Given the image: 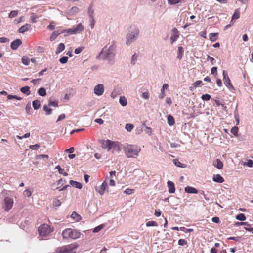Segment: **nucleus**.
<instances>
[{
	"mask_svg": "<svg viewBox=\"0 0 253 253\" xmlns=\"http://www.w3.org/2000/svg\"><path fill=\"white\" fill-rule=\"evenodd\" d=\"M174 164L179 167H183V166H181V163L178 161L177 159H174L173 160Z\"/></svg>",
	"mask_w": 253,
	"mask_h": 253,
	"instance_id": "nucleus-56",
	"label": "nucleus"
},
{
	"mask_svg": "<svg viewBox=\"0 0 253 253\" xmlns=\"http://www.w3.org/2000/svg\"><path fill=\"white\" fill-rule=\"evenodd\" d=\"M134 128V126L132 124L127 123L125 126L126 129L129 132H130Z\"/></svg>",
	"mask_w": 253,
	"mask_h": 253,
	"instance_id": "nucleus-32",
	"label": "nucleus"
},
{
	"mask_svg": "<svg viewBox=\"0 0 253 253\" xmlns=\"http://www.w3.org/2000/svg\"><path fill=\"white\" fill-rule=\"evenodd\" d=\"M115 49V46L114 44L111 45L107 49H106V46H105L102 49L99 56L104 60L111 61L114 57Z\"/></svg>",
	"mask_w": 253,
	"mask_h": 253,
	"instance_id": "nucleus-3",
	"label": "nucleus"
},
{
	"mask_svg": "<svg viewBox=\"0 0 253 253\" xmlns=\"http://www.w3.org/2000/svg\"><path fill=\"white\" fill-rule=\"evenodd\" d=\"M138 30L137 29H135L134 33L128 34L127 35V41L126 44L127 45L130 44L131 43L133 42V41L136 39V36L138 35Z\"/></svg>",
	"mask_w": 253,
	"mask_h": 253,
	"instance_id": "nucleus-11",
	"label": "nucleus"
},
{
	"mask_svg": "<svg viewBox=\"0 0 253 253\" xmlns=\"http://www.w3.org/2000/svg\"><path fill=\"white\" fill-rule=\"evenodd\" d=\"M32 105L34 109L36 110L40 108L41 106L40 102L38 100H35L33 101Z\"/></svg>",
	"mask_w": 253,
	"mask_h": 253,
	"instance_id": "nucleus-29",
	"label": "nucleus"
},
{
	"mask_svg": "<svg viewBox=\"0 0 253 253\" xmlns=\"http://www.w3.org/2000/svg\"><path fill=\"white\" fill-rule=\"evenodd\" d=\"M212 221L214 223H218L220 222V220H219V217H214L212 218Z\"/></svg>",
	"mask_w": 253,
	"mask_h": 253,
	"instance_id": "nucleus-58",
	"label": "nucleus"
},
{
	"mask_svg": "<svg viewBox=\"0 0 253 253\" xmlns=\"http://www.w3.org/2000/svg\"><path fill=\"white\" fill-rule=\"evenodd\" d=\"M202 84V82L200 80H198L194 82L192 85L193 86V87L196 88L197 86H198L199 85L201 84Z\"/></svg>",
	"mask_w": 253,
	"mask_h": 253,
	"instance_id": "nucleus-48",
	"label": "nucleus"
},
{
	"mask_svg": "<svg viewBox=\"0 0 253 253\" xmlns=\"http://www.w3.org/2000/svg\"><path fill=\"white\" fill-rule=\"evenodd\" d=\"M168 187L169 188V193H173L175 192V188L174 183L170 181L167 182Z\"/></svg>",
	"mask_w": 253,
	"mask_h": 253,
	"instance_id": "nucleus-18",
	"label": "nucleus"
},
{
	"mask_svg": "<svg viewBox=\"0 0 253 253\" xmlns=\"http://www.w3.org/2000/svg\"><path fill=\"white\" fill-rule=\"evenodd\" d=\"M104 90L103 85L102 84H99L95 86L94 92L96 95L100 96L103 93Z\"/></svg>",
	"mask_w": 253,
	"mask_h": 253,
	"instance_id": "nucleus-12",
	"label": "nucleus"
},
{
	"mask_svg": "<svg viewBox=\"0 0 253 253\" xmlns=\"http://www.w3.org/2000/svg\"><path fill=\"white\" fill-rule=\"evenodd\" d=\"M147 226H157L158 224L156 222L154 221H149L146 224Z\"/></svg>",
	"mask_w": 253,
	"mask_h": 253,
	"instance_id": "nucleus-39",
	"label": "nucleus"
},
{
	"mask_svg": "<svg viewBox=\"0 0 253 253\" xmlns=\"http://www.w3.org/2000/svg\"><path fill=\"white\" fill-rule=\"evenodd\" d=\"M223 81L225 85L229 89H233L234 87L231 83L230 80L228 76V74L225 70L223 71Z\"/></svg>",
	"mask_w": 253,
	"mask_h": 253,
	"instance_id": "nucleus-9",
	"label": "nucleus"
},
{
	"mask_svg": "<svg viewBox=\"0 0 253 253\" xmlns=\"http://www.w3.org/2000/svg\"><path fill=\"white\" fill-rule=\"evenodd\" d=\"M13 200L8 197L4 198V208L6 211H9L13 207Z\"/></svg>",
	"mask_w": 253,
	"mask_h": 253,
	"instance_id": "nucleus-10",
	"label": "nucleus"
},
{
	"mask_svg": "<svg viewBox=\"0 0 253 253\" xmlns=\"http://www.w3.org/2000/svg\"><path fill=\"white\" fill-rule=\"evenodd\" d=\"M211 95L209 94H203L201 96V99L202 100H205V101L209 100L211 99Z\"/></svg>",
	"mask_w": 253,
	"mask_h": 253,
	"instance_id": "nucleus-40",
	"label": "nucleus"
},
{
	"mask_svg": "<svg viewBox=\"0 0 253 253\" xmlns=\"http://www.w3.org/2000/svg\"><path fill=\"white\" fill-rule=\"evenodd\" d=\"M62 235L64 239H76L80 237L81 233L74 229L67 228L63 231Z\"/></svg>",
	"mask_w": 253,
	"mask_h": 253,
	"instance_id": "nucleus-4",
	"label": "nucleus"
},
{
	"mask_svg": "<svg viewBox=\"0 0 253 253\" xmlns=\"http://www.w3.org/2000/svg\"><path fill=\"white\" fill-rule=\"evenodd\" d=\"M39 95L41 96H45L46 95V92L44 88L41 87L38 91Z\"/></svg>",
	"mask_w": 253,
	"mask_h": 253,
	"instance_id": "nucleus-30",
	"label": "nucleus"
},
{
	"mask_svg": "<svg viewBox=\"0 0 253 253\" xmlns=\"http://www.w3.org/2000/svg\"><path fill=\"white\" fill-rule=\"evenodd\" d=\"M43 109L45 111V114L46 115H49L52 113V109L48 108L46 105L44 106Z\"/></svg>",
	"mask_w": 253,
	"mask_h": 253,
	"instance_id": "nucleus-37",
	"label": "nucleus"
},
{
	"mask_svg": "<svg viewBox=\"0 0 253 253\" xmlns=\"http://www.w3.org/2000/svg\"><path fill=\"white\" fill-rule=\"evenodd\" d=\"M211 73L213 75H216L217 73V67H213L211 70Z\"/></svg>",
	"mask_w": 253,
	"mask_h": 253,
	"instance_id": "nucleus-55",
	"label": "nucleus"
},
{
	"mask_svg": "<svg viewBox=\"0 0 253 253\" xmlns=\"http://www.w3.org/2000/svg\"><path fill=\"white\" fill-rule=\"evenodd\" d=\"M31 27V25L29 24H26L25 25L21 26L18 29V32L23 33L24 32L28 31Z\"/></svg>",
	"mask_w": 253,
	"mask_h": 253,
	"instance_id": "nucleus-21",
	"label": "nucleus"
},
{
	"mask_svg": "<svg viewBox=\"0 0 253 253\" xmlns=\"http://www.w3.org/2000/svg\"><path fill=\"white\" fill-rule=\"evenodd\" d=\"M102 228H103V226L102 225L98 226L94 228L93 231L94 233L98 232L99 231H100L102 229Z\"/></svg>",
	"mask_w": 253,
	"mask_h": 253,
	"instance_id": "nucleus-52",
	"label": "nucleus"
},
{
	"mask_svg": "<svg viewBox=\"0 0 253 253\" xmlns=\"http://www.w3.org/2000/svg\"><path fill=\"white\" fill-rule=\"evenodd\" d=\"M78 247V245L76 243L68 245L59 249L58 253H76Z\"/></svg>",
	"mask_w": 253,
	"mask_h": 253,
	"instance_id": "nucleus-8",
	"label": "nucleus"
},
{
	"mask_svg": "<svg viewBox=\"0 0 253 253\" xmlns=\"http://www.w3.org/2000/svg\"><path fill=\"white\" fill-rule=\"evenodd\" d=\"M41 80V79L38 78L36 79H33L31 81V82L33 83L34 84H39V82Z\"/></svg>",
	"mask_w": 253,
	"mask_h": 253,
	"instance_id": "nucleus-62",
	"label": "nucleus"
},
{
	"mask_svg": "<svg viewBox=\"0 0 253 253\" xmlns=\"http://www.w3.org/2000/svg\"><path fill=\"white\" fill-rule=\"evenodd\" d=\"M68 60V57H66V56L62 57L59 60L60 62L62 64L66 63L67 62Z\"/></svg>",
	"mask_w": 253,
	"mask_h": 253,
	"instance_id": "nucleus-45",
	"label": "nucleus"
},
{
	"mask_svg": "<svg viewBox=\"0 0 253 253\" xmlns=\"http://www.w3.org/2000/svg\"><path fill=\"white\" fill-rule=\"evenodd\" d=\"M69 183L72 186L80 189H81L83 186L81 183L74 180H70Z\"/></svg>",
	"mask_w": 253,
	"mask_h": 253,
	"instance_id": "nucleus-23",
	"label": "nucleus"
},
{
	"mask_svg": "<svg viewBox=\"0 0 253 253\" xmlns=\"http://www.w3.org/2000/svg\"><path fill=\"white\" fill-rule=\"evenodd\" d=\"M245 165L249 167H252L253 166V161L252 160H248Z\"/></svg>",
	"mask_w": 253,
	"mask_h": 253,
	"instance_id": "nucleus-51",
	"label": "nucleus"
},
{
	"mask_svg": "<svg viewBox=\"0 0 253 253\" xmlns=\"http://www.w3.org/2000/svg\"><path fill=\"white\" fill-rule=\"evenodd\" d=\"M22 43V42L21 40L16 39L11 42L10 45L11 48L13 50H16Z\"/></svg>",
	"mask_w": 253,
	"mask_h": 253,
	"instance_id": "nucleus-13",
	"label": "nucleus"
},
{
	"mask_svg": "<svg viewBox=\"0 0 253 253\" xmlns=\"http://www.w3.org/2000/svg\"><path fill=\"white\" fill-rule=\"evenodd\" d=\"M61 203L59 200L57 198H55L53 200V204L54 206L58 207L61 205Z\"/></svg>",
	"mask_w": 253,
	"mask_h": 253,
	"instance_id": "nucleus-42",
	"label": "nucleus"
},
{
	"mask_svg": "<svg viewBox=\"0 0 253 253\" xmlns=\"http://www.w3.org/2000/svg\"><path fill=\"white\" fill-rule=\"evenodd\" d=\"M107 187V184L106 181H103L101 185L96 188V191L101 195L104 194V192Z\"/></svg>",
	"mask_w": 253,
	"mask_h": 253,
	"instance_id": "nucleus-15",
	"label": "nucleus"
},
{
	"mask_svg": "<svg viewBox=\"0 0 253 253\" xmlns=\"http://www.w3.org/2000/svg\"><path fill=\"white\" fill-rule=\"evenodd\" d=\"M218 37V33H211L209 34V38L211 41L214 42L215 41Z\"/></svg>",
	"mask_w": 253,
	"mask_h": 253,
	"instance_id": "nucleus-25",
	"label": "nucleus"
},
{
	"mask_svg": "<svg viewBox=\"0 0 253 253\" xmlns=\"http://www.w3.org/2000/svg\"><path fill=\"white\" fill-rule=\"evenodd\" d=\"M124 152L127 158H134L138 156L141 149L137 145H127L124 147Z\"/></svg>",
	"mask_w": 253,
	"mask_h": 253,
	"instance_id": "nucleus-2",
	"label": "nucleus"
},
{
	"mask_svg": "<svg viewBox=\"0 0 253 253\" xmlns=\"http://www.w3.org/2000/svg\"><path fill=\"white\" fill-rule=\"evenodd\" d=\"M49 106L58 107V102L57 101H49L48 103Z\"/></svg>",
	"mask_w": 253,
	"mask_h": 253,
	"instance_id": "nucleus-50",
	"label": "nucleus"
},
{
	"mask_svg": "<svg viewBox=\"0 0 253 253\" xmlns=\"http://www.w3.org/2000/svg\"><path fill=\"white\" fill-rule=\"evenodd\" d=\"M185 191L187 193L197 194L198 193V190L196 188L191 186L186 187L185 188Z\"/></svg>",
	"mask_w": 253,
	"mask_h": 253,
	"instance_id": "nucleus-20",
	"label": "nucleus"
},
{
	"mask_svg": "<svg viewBox=\"0 0 253 253\" xmlns=\"http://www.w3.org/2000/svg\"><path fill=\"white\" fill-rule=\"evenodd\" d=\"M213 180L218 183H223L224 181V178L220 174L214 175L213 176Z\"/></svg>",
	"mask_w": 253,
	"mask_h": 253,
	"instance_id": "nucleus-19",
	"label": "nucleus"
},
{
	"mask_svg": "<svg viewBox=\"0 0 253 253\" xmlns=\"http://www.w3.org/2000/svg\"><path fill=\"white\" fill-rule=\"evenodd\" d=\"M240 12L239 9H236L234 11V14L232 15L231 22H232L233 20H237L240 18Z\"/></svg>",
	"mask_w": 253,
	"mask_h": 253,
	"instance_id": "nucleus-22",
	"label": "nucleus"
},
{
	"mask_svg": "<svg viewBox=\"0 0 253 253\" xmlns=\"http://www.w3.org/2000/svg\"><path fill=\"white\" fill-rule=\"evenodd\" d=\"M65 118V115L64 114H62L60 115L58 117L57 122H58L59 121H61V120L64 119Z\"/></svg>",
	"mask_w": 253,
	"mask_h": 253,
	"instance_id": "nucleus-63",
	"label": "nucleus"
},
{
	"mask_svg": "<svg viewBox=\"0 0 253 253\" xmlns=\"http://www.w3.org/2000/svg\"><path fill=\"white\" fill-rule=\"evenodd\" d=\"M133 191V189H131L127 188V189H126L124 191V192H125L126 194L130 195V194H131L132 193Z\"/></svg>",
	"mask_w": 253,
	"mask_h": 253,
	"instance_id": "nucleus-57",
	"label": "nucleus"
},
{
	"mask_svg": "<svg viewBox=\"0 0 253 253\" xmlns=\"http://www.w3.org/2000/svg\"><path fill=\"white\" fill-rule=\"evenodd\" d=\"M110 178H113L114 177H116V172L115 171H111L110 172Z\"/></svg>",
	"mask_w": 253,
	"mask_h": 253,
	"instance_id": "nucleus-59",
	"label": "nucleus"
},
{
	"mask_svg": "<svg viewBox=\"0 0 253 253\" xmlns=\"http://www.w3.org/2000/svg\"><path fill=\"white\" fill-rule=\"evenodd\" d=\"M178 52H179V54H178V58L180 59L181 58H182V53L183 52V47H181V46H179L178 47Z\"/></svg>",
	"mask_w": 253,
	"mask_h": 253,
	"instance_id": "nucleus-43",
	"label": "nucleus"
},
{
	"mask_svg": "<svg viewBox=\"0 0 253 253\" xmlns=\"http://www.w3.org/2000/svg\"><path fill=\"white\" fill-rule=\"evenodd\" d=\"M58 172L60 174H62L65 176H68V173L67 172H64V169L61 168L60 169H59Z\"/></svg>",
	"mask_w": 253,
	"mask_h": 253,
	"instance_id": "nucleus-53",
	"label": "nucleus"
},
{
	"mask_svg": "<svg viewBox=\"0 0 253 253\" xmlns=\"http://www.w3.org/2000/svg\"><path fill=\"white\" fill-rule=\"evenodd\" d=\"M63 32V31L61 30V29H58L57 30L53 32L50 37V41H54L59 35L62 34Z\"/></svg>",
	"mask_w": 253,
	"mask_h": 253,
	"instance_id": "nucleus-16",
	"label": "nucleus"
},
{
	"mask_svg": "<svg viewBox=\"0 0 253 253\" xmlns=\"http://www.w3.org/2000/svg\"><path fill=\"white\" fill-rule=\"evenodd\" d=\"M38 18V17L35 13H31L30 19L32 23L36 22Z\"/></svg>",
	"mask_w": 253,
	"mask_h": 253,
	"instance_id": "nucleus-34",
	"label": "nucleus"
},
{
	"mask_svg": "<svg viewBox=\"0 0 253 253\" xmlns=\"http://www.w3.org/2000/svg\"><path fill=\"white\" fill-rule=\"evenodd\" d=\"M65 49V45L63 43H60L58 45L57 48L56 49V50L55 51V53L56 54H58L63 51Z\"/></svg>",
	"mask_w": 253,
	"mask_h": 253,
	"instance_id": "nucleus-26",
	"label": "nucleus"
},
{
	"mask_svg": "<svg viewBox=\"0 0 253 253\" xmlns=\"http://www.w3.org/2000/svg\"><path fill=\"white\" fill-rule=\"evenodd\" d=\"M172 35L170 37V40L171 44H173L174 42L177 40V39L179 37V31L176 28H174L172 30Z\"/></svg>",
	"mask_w": 253,
	"mask_h": 253,
	"instance_id": "nucleus-14",
	"label": "nucleus"
},
{
	"mask_svg": "<svg viewBox=\"0 0 253 253\" xmlns=\"http://www.w3.org/2000/svg\"><path fill=\"white\" fill-rule=\"evenodd\" d=\"M100 143L101 144L102 148L107 149L108 151L114 153V151L120 150L119 144L117 142L107 139L106 140H101L100 141Z\"/></svg>",
	"mask_w": 253,
	"mask_h": 253,
	"instance_id": "nucleus-1",
	"label": "nucleus"
},
{
	"mask_svg": "<svg viewBox=\"0 0 253 253\" xmlns=\"http://www.w3.org/2000/svg\"><path fill=\"white\" fill-rule=\"evenodd\" d=\"M20 91L21 92H22L24 94H26L27 95H30L31 93V92L30 90V87H29L28 86H26L21 88Z\"/></svg>",
	"mask_w": 253,
	"mask_h": 253,
	"instance_id": "nucleus-24",
	"label": "nucleus"
},
{
	"mask_svg": "<svg viewBox=\"0 0 253 253\" xmlns=\"http://www.w3.org/2000/svg\"><path fill=\"white\" fill-rule=\"evenodd\" d=\"M64 182H65V180H63V179H60L58 181L57 185L59 186H61L64 184Z\"/></svg>",
	"mask_w": 253,
	"mask_h": 253,
	"instance_id": "nucleus-61",
	"label": "nucleus"
},
{
	"mask_svg": "<svg viewBox=\"0 0 253 253\" xmlns=\"http://www.w3.org/2000/svg\"><path fill=\"white\" fill-rule=\"evenodd\" d=\"M142 97L146 99H148L149 97V94L148 92H143L142 93Z\"/></svg>",
	"mask_w": 253,
	"mask_h": 253,
	"instance_id": "nucleus-60",
	"label": "nucleus"
},
{
	"mask_svg": "<svg viewBox=\"0 0 253 253\" xmlns=\"http://www.w3.org/2000/svg\"><path fill=\"white\" fill-rule=\"evenodd\" d=\"M9 41V39L5 37H0V43H6Z\"/></svg>",
	"mask_w": 253,
	"mask_h": 253,
	"instance_id": "nucleus-49",
	"label": "nucleus"
},
{
	"mask_svg": "<svg viewBox=\"0 0 253 253\" xmlns=\"http://www.w3.org/2000/svg\"><path fill=\"white\" fill-rule=\"evenodd\" d=\"M187 242L185 239H180L178 240V244L181 246L187 245Z\"/></svg>",
	"mask_w": 253,
	"mask_h": 253,
	"instance_id": "nucleus-44",
	"label": "nucleus"
},
{
	"mask_svg": "<svg viewBox=\"0 0 253 253\" xmlns=\"http://www.w3.org/2000/svg\"><path fill=\"white\" fill-rule=\"evenodd\" d=\"M236 219L240 221H244L246 220V216L244 214L240 213L236 216Z\"/></svg>",
	"mask_w": 253,
	"mask_h": 253,
	"instance_id": "nucleus-36",
	"label": "nucleus"
},
{
	"mask_svg": "<svg viewBox=\"0 0 253 253\" xmlns=\"http://www.w3.org/2000/svg\"><path fill=\"white\" fill-rule=\"evenodd\" d=\"M161 211L160 210H155V215L157 217H159L161 215Z\"/></svg>",
	"mask_w": 253,
	"mask_h": 253,
	"instance_id": "nucleus-64",
	"label": "nucleus"
},
{
	"mask_svg": "<svg viewBox=\"0 0 253 253\" xmlns=\"http://www.w3.org/2000/svg\"><path fill=\"white\" fill-rule=\"evenodd\" d=\"M18 10L12 11L10 13V14L9 15V17L10 18H11L15 17H16L18 15Z\"/></svg>",
	"mask_w": 253,
	"mask_h": 253,
	"instance_id": "nucleus-41",
	"label": "nucleus"
},
{
	"mask_svg": "<svg viewBox=\"0 0 253 253\" xmlns=\"http://www.w3.org/2000/svg\"><path fill=\"white\" fill-rule=\"evenodd\" d=\"M53 231V228H51V227L47 224H43L40 225L38 228L39 236L41 237L42 239L47 237Z\"/></svg>",
	"mask_w": 253,
	"mask_h": 253,
	"instance_id": "nucleus-5",
	"label": "nucleus"
},
{
	"mask_svg": "<svg viewBox=\"0 0 253 253\" xmlns=\"http://www.w3.org/2000/svg\"><path fill=\"white\" fill-rule=\"evenodd\" d=\"M71 217L76 221H78L81 219V216L76 212H73L72 213Z\"/></svg>",
	"mask_w": 253,
	"mask_h": 253,
	"instance_id": "nucleus-27",
	"label": "nucleus"
},
{
	"mask_svg": "<svg viewBox=\"0 0 253 253\" xmlns=\"http://www.w3.org/2000/svg\"><path fill=\"white\" fill-rule=\"evenodd\" d=\"M40 147V145L38 144L32 145L29 146V148L32 150L37 149Z\"/></svg>",
	"mask_w": 253,
	"mask_h": 253,
	"instance_id": "nucleus-54",
	"label": "nucleus"
},
{
	"mask_svg": "<svg viewBox=\"0 0 253 253\" xmlns=\"http://www.w3.org/2000/svg\"><path fill=\"white\" fill-rule=\"evenodd\" d=\"M30 136V133L28 132V133H26L22 136H20L19 135H17V138L19 139H22L23 138H28Z\"/></svg>",
	"mask_w": 253,
	"mask_h": 253,
	"instance_id": "nucleus-47",
	"label": "nucleus"
},
{
	"mask_svg": "<svg viewBox=\"0 0 253 253\" xmlns=\"http://www.w3.org/2000/svg\"><path fill=\"white\" fill-rule=\"evenodd\" d=\"M119 102L123 106H125L127 104V100L124 96H121L119 99Z\"/></svg>",
	"mask_w": 253,
	"mask_h": 253,
	"instance_id": "nucleus-28",
	"label": "nucleus"
},
{
	"mask_svg": "<svg viewBox=\"0 0 253 253\" xmlns=\"http://www.w3.org/2000/svg\"><path fill=\"white\" fill-rule=\"evenodd\" d=\"M84 27L81 23H79L76 27H73L72 28L67 29H62L63 33H64V36H68L72 34H76L84 30Z\"/></svg>",
	"mask_w": 253,
	"mask_h": 253,
	"instance_id": "nucleus-7",
	"label": "nucleus"
},
{
	"mask_svg": "<svg viewBox=\"0 0 253 253\" xmlns=\"http://www.w3.org/2000/svg\"><path fill=\"white\" fill-rule=\"evenodd\" d=\"M22 62L25 65H28L30 63V59L26 56H23L22 58Z\"/></svg>",
	"mask_w": 253,
	"mask_h": 253,
	"instance_id": "nucleus-33",
	"label": "nucleus"
},
{
	"mask_svg": "<svg viewBox=\"0 0 253 253\" xmlns=\"http://www.w3.org/2000/svg\"><path fill=\"white\" fill-rule=\"evenodd\" d=\"M7 99L9 100H11L12 99H16L18 100H21L22 99V98L19 96H17L16 95H7Z\"/></svg>",
	"mask_w": 253,
	"mask_h": 253,
	"instance_id": "nucleus-38",
	"label": "nucleus"
},
{
	"mask_svg": "<svg viewBox=\"0 0 253 253\" xmlns=\"http://www.w3.org/2000/svg\"><path fill=\"white\" fill-rule=\"evenodd\" d=\"M23 194L25 196L30 197L32 195V192L29 189H26L23 192Z\"/></svg>",
	"mask_w": 253,
	"mask_h": 253,
	"instance_id": "nucleus-46",
	"label": "nucleus"
},
{
	"mask_svg": "<svg viewBox=\"0 0 253 253\" xmlns=\"http://www.w3.org/2000/svg\"><path fill=\"white\" fill-rule=\"evenodd\" d=\"M213 165L214 167H215L218 169H222L223 167V163L219 159H217L215 160H214L213 162Z\"/></svg>",
	"mask_w": 253,
	"mask_h": 253,
	"instance_id": "nucleus-17",
	"label": "nucleus"
},
{
	"mask_svg": "<svg viewBox=\"0 0 253 253\" xmlns=\"http://www.w3.org/2000/svg\"><path fill=\"white\" fill-rule=\"evenodd\" d=\"M231 132L235 136H238V127L234 126L232 127V128L231 130Z\"/></svg>",
	"mask_w": 253,
	"mask_h": 253,
	"instance_id": "nucleus-35",
	"label": "nucleus"
},
{
	"mask_svg": "<svg viewBox=\"0 0 253 253\" xmlns=\"http://www.w3.org/2000/svg\"><path fill=\"white\" fill-rule=\"evenodd\" d=\"M84 27L81 23H79L76 27H73L72 28L67 29H62L63 33H64V36H68L72 34H76L84 30Z\"/></svg>",
	"mask_w": 253,
	"mask_h": 253,
	"instance_id": "nucleus-6",
	"label": "nucleus"
},
{
	"mask_svg": "<svg viewBox=\"0 0 253 253\" xmlns=\"http://www.w3.org/2000/svg\"><path fill=\"white\" fill-rule=\"evenodd\" d=\"M168 123L170 126H172L175 124V120L172 116L169 115L168 117Z\"/></svg>",
	"mask_w": 253,
	"mask_h": 253,
	"instance_id": "nucleus-31",
	"label": "nucleus"
}]
</instances>
